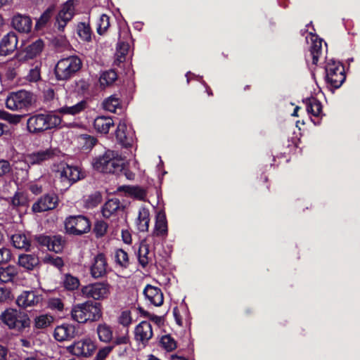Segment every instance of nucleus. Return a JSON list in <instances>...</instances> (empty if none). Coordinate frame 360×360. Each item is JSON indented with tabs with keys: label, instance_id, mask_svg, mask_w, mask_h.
Segmentation results:
<instances>
[{
	"label": "nucleus",
	"instance_id": "1",
	"mask_svg": "<svg viewBox=\"0 0 360 360\" xmlns=\"http://www.w3.org/2000/svg\"><path fill=\"white\" fill-rule=\"evenodd\" d=\"M52 170L54 173L55 184L61 191L68 189L72 184L84 176L78 167L70 165L65 162L55 164Z\"/></svg>",
	"mask_w": 360,
	"mask_h": 360
},
{
	"label": "nucleus",
	"instance_id": "2",
	"mask_svg": "<svg viewBox=\"0 0 360 360\" xmlns=\"http://www.w3.org/2000/svg\"><path fill=\"white\" fill-rule=\"evenodd\" d=\"M94 168L101 172L119 175L124 169V161L113 150H106L96 157L92 162Z\"/></svg>",
	"mask_w": 360,
	"mask_h": 360
},
{
	"label": "nucleus",
	"instance_id": "3",
	"mask_svg": "<svg viewBox=\"0 0 360 360\" xmlns=\"http://www.w3.org/2000/svg\"><path fill=\"white\" fill-rule=\"evenodd\" d=\"M61 117L55 112L38 113L30 116L27 120V129L37 134L57 127L61 123Z\"/></svg>",
	"mask_w": 360,
	"mask_h": 360
},
{
	"label": "nucleus",
	"instance_id": "4",
	"mask_svg": "<svg viewBox=\"0 0 360 360\" xmlns=\"http://www.w3.org/2000/svg\"><path fill=\"white\" fill-rule=\"evenodd\" d=\"M101 316L102 307L98 302L86 301L73 305L71 309L72 320L79 323L97 321Z\"/></svg>",
	"mask_w": 360,
	"mask_h": 360
},
{
	"label": "nucleus",
	"instance_id": "5",
	"mask_svg": "<svg viewBox=\"0 0 360 360\" xmlns=\"http://www.w3.org/2000/svg\"><path fill=\"white\" fill-rule=\"evenodd\" d=\"M82 67V62L77 56L60 59L56 65L55 74L57 79L66 80L71 78Z\"/></svg>",
	"mask_w": 360,
	"mask_h": 360
},
{
	"label": "nucleus",
	"instance_id": "6",
	"mask_svg": "<svg viewBox=\"0 0 360 360\" xmlns=\"http://www.w3.org/2000/svg\"><path fill=\"white\" fill-rule=\"evenodd\" d=\"M0 322L8 326L9 329L20 331L30 326V319L25 315L19 316L16 309L11 308L6 309L0 315Z\"/></svg>",
	"mask_w": 360,
	"mask_h": 360
},
{
	"label": "nucleus",
	"instance_id": "7",
	"mask_svg": "<svg viewBox=\"0 0 360 360\" xmlns=\"http://www.w3.org/2000/svg\"><path fill=\"white\" fill-rule=\"evenodd\" d=\"M32 103V94L25 90L11 93L6 100V108L11 110L27 109Z\"/></svg>",
	"mask_w": 360,
	"mask_h": 360
},
{
	"label": "nucleus",
	"instance_id": "8",
	"mask_svg": "<svg viewBox=\"0 0 360 360\" xmlns=\"http://www.w3.org/2000/svg\"><path fill=\"white\" fill-rule=\"evenodd\" d=\"M82 295L88 299L102 300L106 299L110 293V286L105 282H96L82 288Z\"/></svg>",
	"mask_w": 360,
	"mask_h": 360
},
{
	"label": "nucleus",
	"instance_id": "9",
	"mask_svg": "<svg viewBox=\"0 0 360 360\" xmlns=\"http://www.w3.org/2000/svg\"><path fill=\"white\" fill-rule=\"evenodd\" d=\"M59 150L57 148H49L27 154L25 156L23 162L24 169L27 170L30 165H41L57 156Z\"/></svg>",
	"mask_w": 360,
	"mask_h": 360
},
{
	"label": "nucleus",
	"instance_id": "10",
	"mask_svg": "<svg viewBox=\"0 0 360 360\" xmlns=\"http://www.w3.org/2000/svg\"><path fill=\"white\" fill-rule=\"evenodd\" d=\"M65 226L68 233L82 235L90 231L91 224L89 220L84 216H70L66 219Z\"/></svg>",
	"mask_w": 360,
	"mask_h": 360
},
{
	"label": "nucleus",
	"instance_id": "11",
	"mask_svg": "<svg viewBox=\"0 0 360 360\" xmlns=\"http://www.w3.org/2000/svg\"><path fill=\"white\" fill-rule=\"evenodd\" d=\"M96 349V344L90 338H84L75 342L68 347V350L78 356L89 357Z\"/></svg>",
	"mask_w": 360,
	"mask_h": 360
},
{
	"label": "nucleus",
	"instance_id": "12",
	"mask_svg": "<svg viewBox=\"0 0 360 360\" xmlns=\"http://www.w3.org/2000/svg\"><path fill=\"white\" fill-rule=\"evenodd\" d=\"M167 221L164 211L160 210L155 217V226L151 234L148 236V240H154L159 243L160 239L167 236Z\"/></svg>",
	"mask_w": 360,
	"mask_h": 360
},
{
	"label": "nucleus",
	"instance_id": "13",
	"mask_svg": "<svg viewBox=\"0 0 360 360\" xmlns=\"http://www.w3.org/2000/svg\"><path fill=\"white\" fill-rule=\"evenodd\" d=\"M44 48V42L41 39H38L27 46L23 51L18 52L15 58L11 63L15 65L17 63L25 62L28 60L33 59L41 52Z\"/></svg>",
	"mask_w": 360,
	"mask_h": 360
},
{
	"label": "nucleus",
	"instance_id": "14",
	"mask_svg": "<svg viewBox=\"0 0 360 360\" xmlns=\"http://www.w3.org/2000/svg\"><path fill=\"white\" fill-rule=\"evenodd\" d=\"M116 138L120 144L126 148H132L135 143L134 131L127 127L124 120L120 121L116 129Z\"/></svg>",
	"mask_w": 360,
	"mask_h": 360
},
{
	"label": "nucleus",
	"instance_id": "15",
	"mask_svg": "<svg viewBox=\"0 0 360 360\" xmlns=\"http://www.w3.org/2000/svg\"><path fill=\"white\" fill-rule=\"evenodd\" d=\"M158 243L154 240H148V237L142 241L140 244L138 258L139 264L143 266L146 267L149 263L153 261L155 254L152 250V245Z\"/></svg>",
	"mask_w": 360,
	"mask_h": 360
},
{
	"label": "nucleus",
	"instance_id": "16",
	"mask_svg": "<svg viewBox=\"0 0 360 360\" xmlns=\"http://www.w3.org/2000/svg\"><path fill=\"white\" fill-rule=\"evenodd\" d=\"M74 11L75 8L72 1L69 0L63 5L56 19V25L59 30L63 31L64 30L67 23L72 18Z\"/></svg>",
	"mask_w": 360,
	"mask_h": 360
},
{
	"label": "nucleus",
	"instance_id": "17",
	"mask_svg": "<svg viewBox=\"0 0 360 360\" xmlns=\"http://www.w3.org/2000/svg\"><path fill=\"white\" fill-rule=\"evenodd\" d=\"M78 326L72 324H63L54 330V338L58 342L68 341L79 335Z\"/></svg>",
	"mask_w": 360,
	"mask_h": 360
},
{
	"label": "nucleus",
	"instance_id": "18",
	"mask_svg": "<svg viewBox=\"0 0 360 360\" xmlns=\"http://www.w3.org/2000/svg\"><path fill=\"white\" fill-rule=\"evenodd\" d=\"M41 295L33 290L23 291L16 299L17 305L22 309L37 306L41 301Z\"/></svg>",
	"mask_w": 360,
	"mask_h": 360
},
{
	"label": "nucleus",
	"instance_id": "19",
	"mask_svg": "<svg viewBox=\"0 0 360 360\" xmlns=\"http://www.w3.org/2000/svg\"><path fill=\"white\" fill-rule=\"evenodd\" d=\"M107 262L104 255L100 253L94 257L90 266V274L94 278H101L105 275Z\"/></svg>",
	"mask_w": 360,
	"mask_h": 360
},
{
	"label": "nucleus",
	"instance_id": "20",
	"mask_svg": "<svg viewBox=\"0 0 360 360\" xmlns=\"http://www.w3.org/2000/svg\"><path fill=\"white\" fill-rule=\"evenodd\" d=\"M135 339L145 345L153 337L151 324L148 321H141L135 328Z\"/></svg>",
	"mask_w": 360,
	"mask_h": 360
},
{
	"label": "nucleus",
	"instance_id": "21",
	"mask_svg": "<svg viewBox=\"0 0 360 360\" xmlns=\"http://www.w3.org/2000/svg\"><path fill=\"white\" fill-rule=\"evenodd\" d=\"M143 295L146 300L156 307H160L163 304V293L158 287L147 285L143 290Z\"/></svg>",
	"mask_w": 360,
	"mask_h": 360
},
{
	"label": "nucleus",
	"instance_id": "22",
	"mask_svg": "<svg viewBox=\"0 0 360 360\" xmlns=\"http://www.w3.org/2000/svg\"><path fill=\"white\" fill-rule=\"evenodd\" d=\"M306 40L309 43V41L311 43L310 46V55L312 58V63L316 65L320 55L322 52V40L319 39L316 35L309 32L306 37Z\"/></svg>",
	"mask_w": 360,
	"mask_h": 360
},
{
	"label": "nucleus",
	"instance_id": "23",
	"mask_svg": "<svg viewBox=\"0 0 360 360\" xmlns=\"http://www.w3.org/2000/svg\"><path fill=\"white\" fill-rule=\"evenodd\" d=\"M57 205V198L54 195H46L41 197L32 205L34 212H41L54 209Z\"/></svg>",
	"mask_w": 360,
	"mask_h": 360
},
{
	"label": "nucleus",
	"instance_id": "24",
	"mask_svg": "<svg viewBox=\"0 0 360 360\" xmlns=\"http://www.w3.org/2000/svg\"><path fill=\"white\" fill-rule=\"evenodd\" d=\"M18 41L17 34L14 32H8L1 40V51L5 55L14 51L17 48Z\"/></svg>",
	"mask_w": 360,
	"mask_h": 360
},
{
	"label": "nucleus",
	"instance_id": "25",
	"mask_svg": "<svg viewBox=\"0 0 360 360\" xmlns=\"http://www.w3.org/2000/svg\"><path fill=\"white\" fill-rule=\"evenodd\" d=\"M32 24L30 18L26 15L18 14L12 19L13 27L20 32H29L31 30Z\"/></svg>",
	"mask_w": 360,
	"mask_h": 360
},
{
	"label": "nucleus",
	"instance_id": "26",
	"mask_svg": "<svg viewBox=\"0 0 360 360\" xmlns=\"http://www.w3.org/2000/svg\"><path fill=\"white\" fill-rule=\"evenodd\" d=\"M113 126L114 122L110 117L99 116L94 122L95 130L101 134H108L110 129Z\"/></svg>",
	"mask_w": 360,
	"mask_h": 360
},
{
	"label": "nucleus",
	"instance_id": "27",
	"mask_svg": "<svg viewBox=\"0 0 360 360\" xmlns=\"http://www.w3.org/2000/svg\"><path fill=\"white\" fill-rule=\"evenodd\" d=\"M18 276V268L8 265L0 267V281L1 283L14 282Z\"/></svg>",
	"mask_w": 360,
	"mask_h": 360
},
{
	"label": "nucleus",
	"instance_id": "28",
	"mask_svg": "<svg viewBox=\"0 0 360 360\" xmlns=\"http://www.w3.org/2000/svg\"><path fill=\"white\" fill-rule=\"evenodd\" d=\"M86 107V103L84 101H81L72 105H65L59 108L57 112L61 115H75L83 111Z\"/></svg>",
	"mask_w": 360,
	"mask_h": 360
},
{
	"label": "nucleus",
	"instance_id": "29",
	"mask_svg": "<svg viewBox=\"0 0 360 360\" xmlns=\"http://www.w3.org/2000/svg\"><path fill=\"white\" fill-rule=\"evenodd\" d=\"M121 208L120 202L117 198H112L108 200L102 209L103 216L109 218L119 211Z\"/></svg>",
	"mask_w": 360,
	"mask_h": 360
},
{
	"label": "nucleus",
	"instance_id": "30",
	"mask_svg": "<svg viewBox=\"0 0 360 360\" xmlns=\"http://www.w3.org/2000/svg\"><path fill=\"white\" fill-rule=\"evenodd\" d=\"M96 333L100 341L110 342L113 336L112 328L105 323H100L96 328Z\"/></svg>",
	"mask_w": 360,
	"mask_h": 360
},
{
	"label": "nucleus",
	"instance_id": "31",
	"mask_svg": "<svg viewBox=\"0 0 360 360\" xmlns=\"http://www.w3.org/2000/svg\"><path fill=\"white\" fill-rule=\"evenodd\" d=\"M150 222V212L149 210L145 207L139 209V215L137 218V226L140 231H147L149 228Z\"/></svg>",
	"mask_w": 360,
	"mask_h": 360
},
{
	"label": "nucleus",
	"instance_id": "32",
	"mask_svg": "<svg viewBox=\"0 0 360 360\" xmlns=\"http://www.w3.org/2000/svg\"><path fill=\"white\" fill-rule=\"evenodd\" d=\"M11 241L13 246L18 249L28 250L30 246V241L23 233H16L12 236Z\"/></svg>",
	"mask_w": 360,
	"mask_h": 360
},
{
	"label": "nucleus",
	"instance_id": "33",
	"mask_svg": "<svg viewBox=\"0 0 360 360\" xmlns=\"http://www.w3.org/2000/svg\"><path fill=\"white\" fill-rule=\"evenodd\" d=\"M304 103L306 104L307 110L309 113L315 117H318L321 115L322 105L316 98L314 97L307 98Z\"/></svg>",
	"mask_w": 360,
	"mask_h": 360
},
{
	"label": "nucleus",
	"instance_id": "34",
	"mask_svg": "<svg viewBox=\"0 0 360 360\" xmlns=\"http://www.w3.org/2000/svg\"><path fill=\"white\" fill-rule=\"evenodd\" d=\"M117 75L115 71L110 70L103 72L99 78V82L102 87L105 88L111 85L116 79Z\"/></svg>",
	"mask_w": 360,
	"mask_h": 360
},
{
	"label": "nucleus",
	"instance_id": "35",
	"mask_svg": "<svg viewBox=\"0 0 360 360\" xmlns=\"http://www.w3.org/2000/svg\"><path fill=\"white\" fill-rule=\"evenodd\" d=\"M37 263V258L31 255H22L18 258L19 265L27 269H32Z\"/></svg>",
	"mask_w": 360,
	"mask_h": 360
},
{
	"label": "nucleus",
	"instance_id": "36",
	"mask_svg": "<svg viewBox=\"0 0 360 360\" xmlns=\"http://www.w3.org/2000/svg\"><path fill=\"white\" fill-rule=\"evenodd\" d=\"M103 107L105 110L111 112H116L117 108H120V101L116 96H110L103 103Z\"/></svg>",
	"mask_w": 360,
	"mask_h": 360
},
{
	"label": "nucleus",
	"instance_id": "37",
	"mask_svg": "<svg viewBox=\"0 0 360 360\" xmlns=\"http://www.w3.org/2000/svg\"><path fill=\"white\" fill-rule=\"evenodd\" d=\"M338 72L336 74L333 75L332 77L326 79L328 82L334 88H339L345 79V75L344 74V71H341V70H337Z\"/></svg>",
	"mask_w": 360,
	"mask_h": 360
},
{
	"label": "nucleus",
	"instance_id": "38",
	"mask_svg": "<svg viewBox=\"0 0 360 360\" xmlns=\"http://www.w3.org/2000/svg\"><path fill=\"white\" fill-rule=\"evenodd\" d=\"M110 17L105 14H102L97 21V32L102 35L106 32L110 27Z\"/></svg>",
	"mask_w": 360,
	"mask_h": 360
},
{
	"label": "nucleus",
	"instance_id": "39",
	"mask_svg": "<svg viewBox=\"0 0 360 360\" xmlns=\"http://www.w3.org/2000/svg\"><path fill=\"white\" fill-rule=\"evenodd\" d=\"M53 321V317L47 314H43L35 317L34 327L38 329L45 328L50 326Z\"/></svg>",
	"mask_w": 360,
	"mask_h": 360
},
{
	"label": "nucleus",
	"instance_id": "40",
	"mask_svg": "<svg viewBox=\"0 0 360 360\" xmlns=\"http://www.w3.org/2000/svg\"><path fill=\"white\" fill-rule=\"evenodd\" d=\"M119 190L123 191L130 195L139 199H141L145 196L144 191L138 186H121Z\"/></svg>",
	"mask_w": 360,
	"mask_h": 360
},
{
	"label": "nucleus",
	"instance_id": "41",
	"mask_svg": "<svg viewBox=\"0 0 360 360\" xmlns=\"http://www.w3.org/2000/svg\"><path fill=\"white\" fill-rule=\"evenodd\" d=\"M77 34L83 40L89 41L91 39V30L90 26L85 22H80L77 25Z\"/></svg>",
	"mask_w": 360,
	"mask_h": 360
},
{
	"label": "nucleus",
	"instance_id": "42",
	"mask_svg": "<svg viewBox=\"0 0 360 360\" xmlns=\"http://www.w3.org/2000/svg\"><path fill=\"white\" fill-rule=\"evenodd\" d=\"M101 195L98 192H95L85 198L84 206L86 208L95 207L101 203Z\"/></svg>",
	"mask_w": 360,
	"mask_h": 360
},
{
	"label": "nucleus",
	"instance_id": "43",
	"mask_svg": "<svg viewBox=\"0 0 360 360\" xmlns=\"http://www.w3.org/2000/svg\"><path fill=\"white\" fill-rule=\"evenodd\" d=\"M129 46L125 42H119L117 48V58L115 63H120L125 60V56L128 53Z\"/></svg>",
	"mask_w": 360,
	"mask_h": 360
},
{
	"label": "nucleus",
	"instance_id": "44",
	"mask_svg": "<svg viewBox=\"0 0 360 360\" xmlns=\"http://www.w3.org/2000/svg\"><path fill=\"white\" fill-rule=\"evenodd\" d=\"M341 70V71H344L343 66L339 63L336 62L334 60H330L326 66V79L333 76V75L336 74L338 70Z\"/></svg>",
	"mask_w": 360,
	"mask_h": 360
},
{
	"label": "nucleus",
	"instance_id": "45",
	"mask_svg": "<svg viewBox=\"0 0 360 360\" xmlns=\"http://www.w3.org/2000/svg\"><path fill=\"white\" fill-rule=\"evenodd\" d=\"M63 285L68 290H74L79 287V281L77 277L67 274L63 280Z\"/></svg>",
	"mask_w": 360,
	"mask_h": 360
},
{
	"label": "nucleus",
	"instance_id": "46",
	"mask_svg": "<svg viewBox=\"0 0 360 360\" xmlns=\"http://www.w3.org/2000/svg\"><path fill=\"white\" fill-rule=\"evenodd\" d=\"M54 6H51L49 7L41 15L37 22V26L42 27L44 26L51 19L53 14Z\"/></svg>",
	"mask_w": 360,
	"mask_h": 360
},
{
	"label": "nucleus",
	"instance_id": "47",
	"mask_svg": "<svg viewBox=\"0 0 360 360\" xmlns=\"http://www.w3.org/2000/svg\"><path fill=\"white\" fill-rule=\"evenodd\" d=\"M51 242L49 245V250L59 252L63 250V240L60 236H54L51 237Z\"/></svg>",
	"mask_w": 360,
	"mask_h": 360
},
{
	"label": "nucleus",
	"instance_id": "48",
	"mask_svg": "<svg viewBox=\"0 0 360 360\" xmlns=\"http://www.w3.org/2000/svg\"><path fill=\"white\" fill-rule=\"evenodd\" d=\"M160 343L167 351L171 352L176 349V343L170 335H166L162 337Z\"/></svg>",
	"mask_w": 360,
	"mask_h": 360
},
{
	"label": "nucleus",
	"instance_id": "49",
	"mask_svg": "<svg viewBox=\"0 0 360 360\" xmlns=\"http://www.w3.org/2000/svg\"><path fill=\"white\" fill-rule=\"evenodd\" d=\"M108 229V224L104 221L100 220L97 221L95 223L94 227V232L95 233L96 237H102L103 236Z\"/></svg>",
	"mask_w": 360,
	"mask_h": 360
},
{
	"label": "nucleus",
	"instance_id": "50",
	"mask_svg": "<svg viewBox=\"0 0 360 360\" xmlns=\"http://www.w3.org/2000/svg\"><path fill=\"white\" fill-rule=\"evenodd\" d=\"M115 260L121 266L126 267L129 263L127 253L122 249L117 250L115 252Z\"/></svg>",
	"mask_w": 360,
	"mask_h": 360
},
{
	"label": "nucleus",
	"instance_id": "51",
	"mask_svg": "<svg viewBox=\"0 0 360 360\" xmlns=\"http://www.w3.org/2000/svg\"><path fill=\"white\" fill-rule=\"evenodd\" d=\"M0 117L8 121L11 124H16L20 122L22 115H13L0 110Z\"/></svg>",
	"mask_w": 360,
	"mask_h": 360
},
{
	"label": "nucleus",
	"instance_id": "52",
	"mask_svg": "<svg viewBox=\"0 0 360 360\" xmlns=\"http://www.w3.org/2000/svg\"><path fill=\"white\" fill-rule=\"evenodd\" d=\"M81 143L86 149L91 148L96 143V139L88 134H82L79 137Z\"/></svg>",
	"mask_w": 360,
	"mask_h": 360
},
{
	"label": "nucleus",
	"instance_id": "53",
	"mask_svg": "<svg viewBox=\"0 0 360 360\" xmlns=\"http://www.w3.org/2000/svg\"><path fill=\"white\" fill-rule=\"evenodd\" d=\"M27 202V196L23 193H16L12 198V205L15 207L25 205Z\"/></svg>",
	"mask_w": 360,
	"mask_h": 360
},
{
	"label": "nucleus",
	"instance_id": "54",
	"mask_svg": "<svg viewBox=\"0 0 360 360\" xmlns=\"http://www.w3.org/2000/svg\"><path fill=\"white\" fill-rule=\"evenodd\" d=\"M132 321L131 312L128 310L123 311L118 318V322L123 326H129Z\"/></svg>",
	"mask_w": 360,
	"mask_h": 360
},
{
	"label": "nucleus",
	"instance_id": "55",
	"mask_svg": "<svg viewBox=\"0 0 360 360\" xmlns=\"http://www.w3.org/2000/svg\"><path fill=\"white\" fill-rule=\"evenodd\" d=\"M112 346H106L98 350L95 360H104L112 350Z\"/></svg>",
	"mask_w": 360,
	"mask_h": 360
},
{
	"label": "nucleus",
	"instance_id": "56",
	"mask_svg": "<svg viewBox=\"0 0 360 360\" xmlns=\"http://www.w3.org/2000/svg\"><path fill=\"white\" fill-rule=\"evenodd\" d=\"M11 259V250L6 248H0V264L8 262Z\"/></svg>",
	"mask_w": 360,
	"mask_h": 360
},
{
	"label": "nucleus",
	"instance_id": "57",
	"mask_svg": "<svg viewBox=\"0 0 360 360\" xmlns=\"http://www.w3.org/2000/svg\"><path fill=\"white\" fill-rule=\"evenodd\" d=\"M46 262L58 269L61 268L63 266V259L59 257H46Z\"/></svg>",
	"mask_w": 360,
	"mask_h": 360
},
{
	"label": "nucleus",
	"instance_id": "58",
	"mask_svg": "<svg viewBox=\"0 0 360 360\" xmlns=\"http://www.w3.org/2000/svg\"><path fill=\"white\" fill-rule=\"evenodd\" d=\"M11 170L10 163L7 160H0V177L8 174Z\"/></svg>",
	"mask_w": 360,
	"mask_h": 360
},
{
	"label": "nucleus",
	"instance_id": "59",
	"mask_svg": "<svg viewBox=\"0 0 360 360\" xmlns=\"http://www.w3.org/2000/svg\"><path fill=\"white\" fill-rule=\"evenodd\" d=\"M27 79L30 82H37L40 79V70L37 67L30 70Z\"/></svg>",
	"mask_w": 360,
	"mask_h": 360
},
{
	"label": "nucleus",
	"instance_id": "60",
	"mask_svg": "<svg viewBox=\"0 0 360 360\" xmlns=\"http://www.w3.org/2000/svg\"><path fill=\"white\" fill-rule=\"evenodd\" d=\"M49 306L52 309L62 311L64 307V304L62 300L59 298H53L49 302Z\"/></svg>",
	"mask_w": 360,
	"mask_h": 360
},
{
	"label": "nucleus",
	"instance_id": "61",
	"mask_svg": "<svg viewBox=\"0 0 360 360\" xmlns=\"http://www.w3.org/2000/svg\"><path fill=\"white\" fill-rule=\"evenodd\" d=\"M11 291L6 288H0V302H6L11 299Z\"/></svg>",
	"mask_w": 360,
	"mask_h": 360
},
{
	"label": "nucleus",
	"instance_id": "62",
	"mask_svg": "<svg viewBox=\"0 0 360 360\" xmlns=\"http://www.w3.org/2000/svg\"><path fill=\"white\" fill-rule=\"evenodd\" d=\"M37 242L44 247L47 248L49 250L50 243L51 242V236H39L37 238Z\"/></svg>",
	"mask_w": 360,
	"mask_h": 360
},
{
	"label": "nucleus",
	"instance_id": "63",
	"mask_svg": "<svg viewBox=\"0 0 360 360\" xmlns=\"http://www.w3.org/2000/svg\"><path fill=\"white\" fill-rule=\"evenodd\" d=\"M141 313L144 314V316H148L150 320H151L155 323L160 325L162 323V318L160 316L150 314L148 312L145 311L144 310H141Z\"/></svg>",
	"mask_w": 360,
	"mask_h": 360
},
{
	"label": "nucleus",
	"instance_id": "64",
	"mask_svg": "<svg viewBox=\"0 0 360 360\" xmlns=\"http://www.w3.org/2000/svg\"><path fill=\"white\" fill-rule=\"evenodd\" d=\"M8 352V349L0 345V360H7Z\"/></svg>",
	"mask_w": 360,
	"mask_h": 360
}]
</instances>
